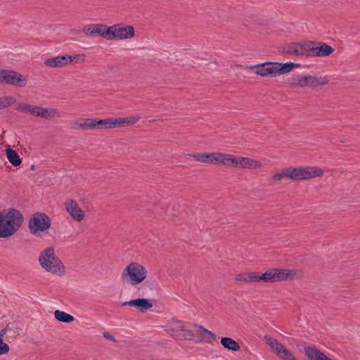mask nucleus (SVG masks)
Returning a JSON list of instances; mask_svg holds the SVG:
<instances>
[{
  "mask_svg": "<svg viewBox=\"0 0 360 360\" xmlns=\"http://www.w3.org/2000/svg\"><path fill=\"white\" fill-rule=\"evenodd\" d=\"M10 347L7 343L4 342L2 340H0V356L2 354H7L9 352Z\"/></svg>",
  "mask_w": 360,
  "mask_h": 360,
  "instance_id": "obj_36",
  "label": "nucleus"
},
{
  "mask_svg": "<svg viewBox=\"0 0 360 360\" xmlns=\"http://www.w3.org/2000/svg\"><path fill=\"white\" fill-rule=\"evenodd\" d=\"M37 117H41L45 120H50L54 117L55 114H34Z\"/></svg>",
  "mask_w": 360,
  "mask_h": 360,
  "instance_id": "obj_37",
  "label": "nucleus"
},
{
  "mask_svg": "<svg viewBox=\"0 0 360 360\" xmlns=\"http://www.w3.org/2000/svg\"><path fill=\"white\" fill-rule=\"evenodd\" d=\"M14 324L13 323H8L5 327L7 331L11 330L13 328Z\"/></svg>",
  "mask_w": 360,
  "mask_h": 360,
  "instance_id": "obj_40",
  "label": "nucleus"
},
{
  "mask_svg": "<svg viewBox=\"0 0 360 360\" xmlns=\"http://www.w3.org/2000/svg\"><path fill=\"white\" fill-rule=\"evenodd\" d=\"M68 58V60H70V63H75L76 60H79V58H82V61L84 60V55L82 54H74V55H65Z\"/></svg>",
  "mask_w": 360,
  "mask_h": 360,
  "instance_id": "obj_35",
  "label": "nucleus"
},
{
  "mask_svg": "<svg viewBox=\"0 0 360 360\" xmlns=\"http://www.w3.org/2000/svg\"><path fill=\"white\" fill-rule=\"evenodd\" d=\"M187 328L188 327L186 326H181L179 328H178L177 329H183V328Z\"/></svg>",
  "mask_w": 360,
  "mask_h": 360,
  "instance_id": "obj_41",
  "label": "nucleus"
},
{
  "mask_svg": "<svg viewBox=\"0 0 360 360\" xmlns=\"http://www.w3.org/2000/svg\"><path fill=\"white\" fill-rule=\"evenodd\" d=\"M0 84L24 87L27 84V79L16 71L0 68Z\"/></svg>",
  "mask_w": 360,
  "mask_h": 360,
  "instance_id": "obj_10",
  "label": "nucleus"
},
{
  "mask_svg": "<svg viewBox=\"0 0 360 360\" xmlns=\"http://www.w3.org/2000/svg\"><path fill=\"white\" fill-rule=\"evenodd\" d=\"M267 275L266 273H261L259 271H255L254 282H263L267 283Z\"/></svg>",
  "mask_w": 360,
  "mask_h": 360,
  "instance_id": "obj_32",
  "label": "nucleus"
},
{
  "mask_svg": "<svg viewBox=\"0 0 360 360\" xmlns=\"http://www.w3.org/2000/svg\"><path fill=\"white\" fill-rule=\"evenodd\" d=\"M72 128L75 129H82L84 130L97 129L96 118H84L74 122Z\"/></svg>",
  "mask_w": 360,
  "mask_h": 360,
  "instance_id": "obj_18",
  "label": "nucleus"
},
{
  "mask_svg": "<svg viewBox=\"0 0 360 360\" xmlns=\"http://www.w3.org/2000/svg\"><path fill=\"white\" fill-rule=\"evenodd\" d=\"M304 56L307 57H327L332 54L335 49L331 46L316 41H305Z\"/></svg>",
  "mask_w": 360,
  "mask_h": 360,
  "instance_id": "obj_7",
  "label": "nucleus"
},
{
  "mask_svg": "<svg viewBox=\"0 0 360 360\" xmlns=\"http://www.w3.org/2000/svg\"><path fill=\"white\" fill-rule=\"evenodd\" d=\"M16 98L11 96L0 97V110L4 109L16 103Z\"/></svg>",
  "mask_w": 360,
  "mask_h": 360,
  "instance_id": "obj_30",
  "label": "nucleus"
},
{
  "mask_svg": "<svg viewBox=\"0 0 360 360\" xmlns=\"http://www.w3.org/2000/svg\"><path fill=\"white\" fill-rule=\"evenodd\" d=\"M23 221V215L17 209L11 208L6 214L1 212L0 238H9L13 236L20 228Z\"/></svg>",
  "mask_w": 360,
  "mask_h": 360,
  "instance_id": "obj_4",
  "label": "nucleus"
},
{
  "mask_svg": "<svg viewBox=\"0 0 360 360\" xmlns=\"http://www.w3.org/2000/svg\"><path fill=\"white\" fill-rule=\"evenodd\" d=\"M307 81L306 82V86L317 87L319 86H323L328 83V80L325 77L307 75Z\"/></svg>",
  "mask_w": 360,
  "mask_h": 360,
  "instance_id": "obj_24",
  "label": "nucleus"
},
{
  "mask_svg": "<svg viewBox=\"0 0 360 360\" xmlns=\"http://www.w3.org/2000/svg\"><path fill=\"white\" fill-rule=\"evenodd\" d=\"M54 316L57 321L65 323H71L75 320L73 316L60 310H56L54 311Z\"/></svg>",
  "mask_w": 360,
  "mask_h": 360,
  "instance_id": "obj_29",
  "label": "nucleus"
},
{
  "mask_svg": "<svg viewBox=\"0 0 360 360\" xmlns=\"http://www.w3.org/2000/svg\"><path fill=\"white\" fill-rule=\"evenodd\" d=\"M193 328H196L197 332L198 333L202 334V335L201 338H199V339L196 340V342H205L208 343H212L213 341L216 340V335L213 333L212 331L208 330L203 326L193 325Z\"/></svg>",
  "mask_w": 360,
  "mask_h": 360,
  "instance_id": "obj_19",
  "label": "nucleus"
},
{
  "mask_svg": "<svg viewBox=\"0 0 360 360\" xmlns=\"http://www.w3.org/2000/svg\"><path fill=\"white\" fill-rule=\"evenodd\" d=\"M139 119L140 117L138 115L127 117H117L115 118L117 128L131 126L138 122Z\"/></svg>",
  "mask_w": 360,
  "mask_h": 360,
  "instance_id": "obj_25",
  "label": "nucleus"
},
{
  "mask_svg": "<svg viewBox=\"0 0 360 360\" xmlns=\"http://www.w3.org/2000/svg\"><path fill=\"white\" fill-rule=\"evenodd\" d=\"M276 282L292 281L297 277L298 271L295 269L274 268Z\"/></svg>",
  "mask_w": 360,
  "mask_h": 360,
  "instance_id": "obj_14",
  "label": "nucleus"
},
{
  "mask_svg": "<svg viewBox=\"0 0 360 360\" xmlns=\"http://www.w3.org/2000/svg\"><path fill=\"white\" fill-rule=\"evenodd\" d=\"M65 206L67 212L75 220L80 221L84 219V212L79 208L76 200H70L65 202Z\"/></svg>",
  "mask_w": 360,
  "mask_h": 360,
  "instance_id": "obj_13",
  "label": "nucleus"
},
{
  "mask_svg": "<svg viewBox=\"0 0 360 360\" xmlns=\"http://www.w3.org/2000/svg\"><path fill=\"white\" fill-rule=\"evenodd\" d=\"M239 157L219 153V164L227 167H238Z\"/></svg>",
  "mask_w": 360,
  "mask_h": 360,
  "instance_id": "obj_21",
  "label": "nucleus"
},
{
  "mask_svg": "<svg viewBox=\"0 0 360 360\" xmlns=\"http://www.w3.org/2000/svg\"><path fill=\"white\" fill-rule=\"evenodd\" d=\"M97 129L117 128L115 118L96 119Z\"/></svg>",
  "mask_w": 360,
  "mask_h": 360,
  "instance_id": "obj_27",
  "label": "nucleus"
},
{
  "mask_svg": "<svg viewBox=\"0 0 360 360\" xmlns=\"http://www.w3.org/2000/svg\"><path fill=\"white\" fill-rule=\"evenodd\" d=\"M82 32L91 37H102L107 40L128 39L134 37V28L122 23L108 26L105 24H91L82 29Z\"/></svg>",
  "mask_w": 360,
  "mask_h": 360,
  "instance_id": "obj_1",
  "label": "nucleus"
},
{
  "mask_svg": "<svg viewBox=\"0 0 360 360\" xmlns=\"http://www.w3.org/2000/svg\"><path fill=\"white\" fill-rule=\"evenodd\" d=\"M68 58L65 55L49 58L45 60L44 65L48 67L61 68L70 63V60H68Z\"/></svg>",
  "mask_w": 360,
  "mask_h": 360,
  "instance_id": "obj_20",
  "label": "nucleus"
},
{
  "mask_svg": "<svg viewBox=\"0 0 360 360\" xmlns=\"http://www.w3.org/2000/svg\"><path fill=\"white\" fill-rule=\"evenodd\" d=\"M131 306L138 309L141 312H145L153 307L151 300L146 298H137L124 302L122 306Z\"/></svg>",
  "mask_w": 360,
  "mask_h": 360,
  "instance_id": "obj_16",
  "label": "nucleus"
},
{
  "mask_svg": "<svg viewBox=\"0 0 360 360\" xmlns=\"http://www.w3.org/2000/svg\"><path fill=\"white\" fill-rule=\"evenodd\" d=\"M6 155L9 162L14 167L20 166L22 160L18 153L12 149L10 146L6 149Z\"/></svg>",
  "mask_w": 360,
  "mask_h": 360,
  "instance_id": "obj_22",
  "label": "nucleus"
},
{
  "mask_svg": "<svg viewBox=\"0 0 360 360\" xmlns=\"http://www.w3.org/2000/svg\"><path fill=\"white\" fill-rule=\"evenodd\" d=\"M176 331H183L184 332V339L185 340H192L193 337V330L189 328H183V329H176Z\"/></svg>",
  "mask_w": 360,
  "mask_h": 360,
  "instance_id": "obj_33",
  "label": "nucleus"
},
{
  "mask_svg": "<svg viewBox=\"0 0 360 360\" xmlns=\"http://www.w3.org/2000/svg\"><path fill=\"white\" fill-rule=\"evenodd\" d=\"M39 262L41 266L49 272L60 276L65 273V266L55 255L54 249L51 247L46 248L40 253Z\"/></svg>",
  "mask_w": 360,
  "mask_h": 360,
  "instance_id": "obj_5",
  "label": "nucleus"
},
{
  "mask_svg": "<svg viewBox=\"0 0 360 360\" xmlns=\"http://www.w3.org/2000/svg\"><path fill=\"white\" fill-rule=\"evenodd\" d=\"M103 336H104L106 339H108V340H111V341H112V342H116V340H115V338H114V337H113L110 333H109L108 332H105V333H103Z\"/></svg>",
  "mask_w": 360,
  "mask_h": 360,
  "instance_id": "obj_38",
  "label": "nucleus"
},
{
  "mask_svg": "<svg viewBox=\"0 0 360 360\" xmlns=\"http://www.w3.org/2000/svg\"><path fill=\"white\" fill-rule=\"evenodd\" d=\"M305 41L302 43L291 42L283 46L280 50L281 52L297 56H304Z\"/></svg>",
  "mask_w": 360,
  "mask_h": 360,
  "instance_id": "obj_12",
  "label": "nucleus"
},
{
  "mask_svg": "<svg viewBox=\"0 0 360 360\" xmlns=\"http://www.w3.org/2000/svg\"><path fill=\"white\" fill-rule=\"evenodd\" d=\"M303 349L308 360H332L315 346H305Z\"/></svg>",
  "mask_w": 360,
  "mask_h": 360,
  "instance_id": "obj_15",
  "label": "nucleus"
},
{
  "mask_svg": "<svg viewBox=\"0 0 360 360\" xmlns=\"http://www.w3.org/2000/svg\"><path fill=\"white\" fill-rule=\"evenodd\" d=\"M307 81V75H301L298 74L292 75L290 77L287 79V82L289 84L300 87H305Z\"/></svg>",
  "mask_w": 360,
  "mask_h": 360,
  "instance_id": "obj_23",
  "label": "nucleus"
},
{
  "mask_svg": "<svg viewBox=\"0 0 360 360\" xmlns=\"http://www.w3.org/2000/svg\"><path fill=\"white\" fill-rule=\"evenodd\" d=\"M7 332H8L7 329H6L5 328L0 330V340H4L3 338H4V335H6V333Z\"/></svg>",
  "mask_w": 360,
  "mask_h": 360,
  "instance_id": "obj_39",
  "label": "nucleus"
},
{
  "mask_svg": "<svg viewBox=\"0 0 360 360\" xmlns=\"http://www.w3.org/2000/svg\"><path fill=\"white\" fill-rule=\"evenodd\" d=\"M266 275H267V283H276V276L274 272V268L269 269V270L265 271Z\"/></svg>",
  "mask_w": 360,
  "mask_h": 360,
  "instance_id": "obj_34",
  "label": "nucleus"
},
{
  "mask_svg": "<svg viewBox=\"0 0 360 360\" xmlns=\"http://www.w3.org/2000/svg\"><path fill=\"white\" fill-rule=\"evenodd\" d=\"M264 339L269 346L271 351L280 359L297 360L294 354L276 339L273 338L269 335H265Z\"/></svg>",
  "mask_w": 360,
  "mask_h": 360,
  "instance_id": "obj_9",
  "label": "nucleus"
},
{
  "mask_svg": "<svg viewBox=\"0 0 360 360\" xmlns=\"http://www.w3.org/2000/svg\"><path fill=\"white\" fill-rule=\"evenodd\" d=\"M323 175V169L317 167H286L283 169L281 172L274 174L272 180L274 182H278L284 178H288L293 181H299L320 177Z\"/></svg>",
  "mask_w": 360,
  "mask_h": 360,
  "instance_id": "obj_2",
  "label": "nucleus"
},
{
  "mask_svg": "<svg viewBox=\"0 0 360 360\" xmlns=\"http://www.w3.org/2000/svg\"><path fill=\"white\" fill-rule=\"evenodd\" d=\"M147 276L145 266L137 262L128 264L122 273V280L128 284L136 285L143 282Z\"/></svg>",
  "mask_w": 360,
  "mask_h": 360,
  "instance_id": "obj_6",
  "label": "nucleus"
},
{
  "mask_svg": "<svg viewBox=\"0 0 360 360\" xmlns=\"http://www.w3.org/2000/svg\"><path fill=\"white\" fill-rule=\"evenodd\" d=\"M301 66L300 63L293 62L279 63V62H264L248 67L252 70L254 72L262 77H275L281 75L287 74L292 71L295 68Z\"/></svg>",
  "mask_w": 360,
  "mask_h": 360,
  "instance_id": "obj_3",
  "label": "nucleus"
},
{
  "mask_svg": "<svg viewBox=\"0 0 360 360\" xmlns=\"http://www.w3.org/2000/svg\"><path fill=\"white\" fill-rule=\"evenodd\" d=\"M196 160L204 162L209 163L212 165H218L219 164V152H212V153H195L191 155Z\"/></svg>",
  "mask_w": 360,
  "mask_h": 360,
  "instance_id": "obj_17",
  "label": "nucleus"
},
{
  "mask_svg": "<svg viewBox=\"0 0 360 360\" xmlns=\"http://www.w3.org/2000/svg\"><path fill=\"white\" fill-rule=\"evenodd\" d=\"M51 219L44 212H37L32 215L29 220L28 227L31 233L37 235L50 229Z\"/></svg>",
  "mask_w": 360,
  "mask_h": 360,
  "instance_id": "obj_8",
  "label": "nucleus"
},
{
  "mask_svg": "<svg viewBox=\"0 0 360 360\" xmlns=\"http://www.w3.org/2000/svg\"><path fill=\"white\" fill-rule=\"evenodd\" d=\"M238 167L249 169H257L261 166L259 161L255 160L250 158L239 157Z\"/></svg>",
  "mask_w": 360,
  "mask_h": 360,
  "instance_id": "obj_26",
  "label": "nucleus"
},
{
  "mask_svg": "<svg viewBox=\"0 0 360 360\" xmlns=\"http://www.w3.org/2000/svg\"><path fill=\"white\" fill-rule=\"evenodd\" d=\"M15 110L22 112H56L55 108H43L25 103H18L15 107Z\"/></svg>",
  "mask_w": 360,
  "mask_h": 360,
  "instance_id": "obj_11",
  "label": "nucleus"
},
{
  "mask_svg": "<svg viewBox=\"0 0 360 360\" xmlns=\"http://www.w3.org/2000/svg\"><path fill=\"white\" fill-rule=\"evenodd\" d=\"M220 342L228 350L236 352L240 349L239 344L231 338L223 337L221 338Z\"/></svg>",
  "mask_w": 360,
  "mask_h": 360,
  "instance_id": "obj_28",
  "label": "nucleus"
},
{
  "mask_svg": "<svg viewBox=\"0 0 360 360\" xmlns=\"http://www.w3.org/2000/svg\"><path fill=\"white\" fill-rule=\"evenodd\" d=\"M255 278V271L252 272H245L242 274H237L235 277V279L238 281H244V282H254Z\"/></svg>",
  "mask_w": 360,
  "mask_h": 360,
  "instance_id": "obj_31",
  "label": "nucleus"
}]
</instances>
